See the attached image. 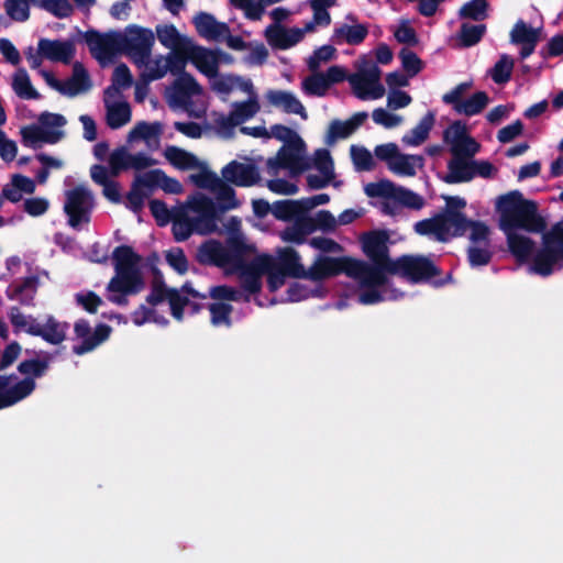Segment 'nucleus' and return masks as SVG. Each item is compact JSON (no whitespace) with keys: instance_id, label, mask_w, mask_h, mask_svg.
Wrapping results in <instances>:
<instances>
[{"instance_id":"f257e3e1","label":"nucleus","mask_w":563,"mask_h":563,"mask_svg":"<svg viewBox=\"0 0 563 563\" xmlns=\"http://www.w3.org/2000/svg\"><path fill=\"white\" fill-rule=\"evenodd\" d=\"M444 208L433 217L415 223V232L423 236H433L435 241L448 243L452 239L465 236L470 231L471 243H486L490 228L481 220L468 219L463 212L466 200L459 196H444Z\"/></svg>"},{"instance_id":"f03ea898","label":"nucleus","mask_w":563,"mask_h":563,"mask_svg":"<svg viewBox=\"0 0 563 563\" xmlns=\"http://www.w3.org/2000/svg\"><path fill=\"white\" fill-rule=\"evenodd\" d=\"M496 209L499 212V228L503 231L523 230L528 233H541L547 229L545 219L538 212V203L525 199L519 190L500 196Z\"/></svg>"},{"instance_id":"7ed1b4c3","label":"nucleus","mask_w":563,"mask_h":563,"mask_svg":"<svg viewBox=\"0 0 563 563\" xmlns=\"http://www.w3.org/2000/svg\"><path fill=\"white\" fill-rule=\"evenodd\" d=\"M389 235L384 230L369 231L362 235L361 244L363 253L371 260L372 264L355 258L361 279L365 285H386L387 274L395 260L389 257L387 246Z\"/></svg>"},{"instance_id":"20e7f679","label":"nucleus","mask_w":563,"mask_h":563,"mask_svg":"<svg viewBox=\"0 0 563 563\" xmlns=\"http://www.w3.org/2000/svg\"><path fill=\"white\" fill-rule=\"evenodd\" d=\"M356 68V73L347 75L343 67L333 65L323 76L329 87L347 80L354 96L361 100L382 98L385 95V88L380 82L382 70L374 60L364 55L358 59Z\"/></svg>"},{"instance_id":"39448f33","label":"nucleus","mask_w":563,"mask_h":563,"mask_svg":"<svg viewBox=\"0 0 563 563\" xmlns=\"http://www.w3.org/2000/svg\"><path fill=\"white\" fill-rule=\"evenodd\" d=\"M541 233V247L533 257L531 272L547 277L563 268V218Z\"/></svg>"},{"instance_id":"423d86ee","label":"nucleus","mask_w":563,"mask_h":563,"mask_svg":"<svg viewBox=\"0 0 563 563\" xmlns=\"http://www.w3.org/2000/svg\"><path fill=\"white\" fill-rule=\"evenodd\" d=\"M122 54L126 55L137 67H143L152 55L155 43L154 32L136 24L125 27L121 33Z\"/></svg>"},{"instance_id":"0eeeda50","label":"nucleus","mask_w":563,"mask_h":563,"mask_svg":"<svg viewBox=\"0 0 563 563\" xmlns=\"http://www.w3.org/2000/svg\"><path fill=\"white\" fill-rule=\"evenodd\" d=\"M390 268V275H399L412 284L428 283L441 274V269L423 255H401Z\"/></svg>"},{"instance_id":"6e6552de","label":"nucleus","mask_w":563,"mask_h":563,"mask_svg":"<svg viewBox=\"0 0 563 563\" xmlns=\"http://www.w3.org/2000/svg\"><path fill=\"white\" fill-rule=\"evenodd\" d=\"M64 212L68 218V224L78 229L81 224H88L95 208V198L87 187L78 185L65 194Z\"/></svg>"},{"instance_id":"1a4fd4ad","label":"nucleus","mask_w":563,"mask_h":563,"mask_svg":"<svg viewBox=\"0 0 563 563\" xmlns=\"http://www.w3.org/2000/svg\"><path fill=\"white\" fill-rule=\"evenodd\" d=\"M355 258L350 256L330 257L319 255L309 267L307 279L321 282L323 279L345 274L351 278H361Z\"/></svg>"},{"instance_id":"9d476101","label":"nucleus","mask_w":563,"mask_h":563,"mask_svg":"<svg viewBox=\"0 0 563 563\" xmlns=\"http://www.w3.org/2000/svg\"><path fill=\"white\" fill-rule=\"evenodd\" d=\"M305 147L302 139L290 140L279 148L275 158L267 161V166L272 169L287 168L292 175L300 174L310 167L302 157Z\"/></svg>"},{"instance_id":"9b49d317","label":"nucleus","mask_w":563,"mask_h":563,"mask_svg":"<svg viewBox=\"0 0 563 563\" xmlns=\"http://www.w3.org/2000/svg\"><path fill=\"white\" fill-rule=\"evenodd\" d=\"M85 41L91 55L102 63L111 59L117 54H122L121 32L109 31L100 33L96 30H89L85 33Z\"/></svg>"},{"instance_id":"f8f14e48","label":"nucleus","mask_w":563,"mask_h":563,"mask_svg":"<svg viewBox=\"0 0 563 563\" xmlns=\"http://www.w3.org/2000/svg\"><path fill=\"white\" fill-rule=\"evenodd\" d=\"M112 329L106 323H99L95 331L91 332V327L86 319H79L74 324V332L77 339H81V343L73 346V352L76 355H84L95 350L102 342L107 341L110 336Z\"/></svg>"},{"instance_id":"ddd939ff","label":"nucleus","mask_w":563,"mask_h":563,"mask_svg":"<svg viewBox=\"0 0 563 563\" xmlns=\"http://www.w3.org/2000/svg\"><path fill=\"white\" fill-rule=\"evenodd\" d=\"M191 209L198 213V217L192 218L197 233L209 234L217 231L220 210L212 199L200 197L192 202Z\"/></svg>"},{"instance_id":"4468645a","label":"nucleus","mask_w":563,"mask_h":563,"mask_svg":"<svg viewBox=\"0 0 563 563\" xmlns=\"http://www.w3.org/2000/svg\"><path fill=\"white\" fill-rule=\"evenodd\" d=\"M222 177L227 183L239 187H251L260 183L261 175L255 164H244L238 161H231L221 170Z\"/></svg>"},{"instance_id":"2eb2a0df","label":"nucleus","mask_w":563,"mask_h":563,"mask_svg":"<svg viewBox=\"0 0 563 563\" xmlns=\"http://www.w3.org/2000/svg\"><path fill=\"white\" fill-rule=\"evenodd\" d=\"M68 330V322L58 321L54 316H47L44 324L33 322L27 327L26 333L40 336L49 344L58 345L66 340Z\"/></svg>"},{"instance_id":"dca6fc26","label":"nucleus","mask_w":563,"mask_h":563,"mask_svg":"<svg viewBox=\"0 0 563 563\" xmlns=\"http://www.w3.org/2000/svg\"><path fill=\"white\" fill-rule=\"evenodd\" d=\"M40 54L53 63L69 64L75 56L76 47L70 40H38Z\"/></svg>"},{"instance_id":"f3484780","label":"nucleus","mask_w":563,"mask_h":563,"mask_svg":"<svg viewBox=\"0 0 563 563\" xmlns=\"http://www.w3.org/2000/svg\"><path fill=\"white\" fill-rule=\"evenodd\" d=\"M507 240L509 253L515 257L518 264H526L531 262L538 250H536V242L517 231H504Z\"/></svg>"},{"instance_id":"a211bd4d","label":"nucleus","mask_w":563,"mask_h":563,"mask_svg":"<svg viewBox=\"0 0 563 563\" xmlns=\"http://www.w3.org/2000/svg\"><path fill=\"white\" fill-rule=\"evenodd\" d=\"M51 356L48 354L43 358H30L20 362L18 365V372L23 375V379L20 382H25V398L30 396L36 388V378L43 377L48 368L51 363Z\"/></svg>"},{"instance_id":"6ab92c4d","label":"nucleus","mask_w":563,"mask_h":563,"mask_svg":"<svg viewBox=\"0 0 563 563\" xmlns=\"http://www.w3.org/2000/svg\"><path fill=\"white\" fill-rule=\"evenodd\" d=\"M20 134L23 145L34 150L40 147V143L56 144L65 136L62 130H46L36 124L23 126Z\"/></svg>"},{"instance_id":"aec40b11","label":"nucleus","mask_w":563,"mask_h":563,"mask_svg":"<svg viewBox=\"0 0 563 563\" xmlns=\"http://www.w3.org/2000/svg\"><path fill=\"white\" fill-rule=\"evenodd\" d=\"M145 288L141 272H115L107 286L109 292L137 295Z\"/></svg>"},{"instance_id":"412c9836","label":"nucleus","mask_w":563,"mask_h":563,"mask_svg":"<svg viewBox=\"0 0 563 563\" xmlns=\"http://www.w3.org/2000/svg\"><path fill=\"white\" fill-rule=\"evenodd\" d=\"M40 279L32 275L10 284L5 295L11 300H16L23 306H34V298L37 292Z\"/></svg>"},{"instance_id":"4be33fe9","label":"nucleus","mask_w":563,"mask_h":563,"mask_svg":"<svg viewBox=\"0 0 563 563\" xmlns=\"http://www.w3.org/2000/svg\"><path fill=\"white\" fill-rule=\"evenodd\" d=\"M189 60L207 77L214 78L218 76L219 58L217 52L195 45L191 42Z\"/></svg>"},{"instance_id":"5701e85b","label":"nucleus","mask_w":563,"mask_h":563,"mask_svg":"<svg viewBox=\"0 0 563 563\" xmlns=\"http://www.w3.org/2000/svg\"><path fill=\"white\" fill-rule=\"evenodd\" d=\"M194 24L198 34L207 40L218 41L230 32L224 22H218L216 18L207 12H199L194 18Z\"/></svg>"},{"instance_id":"b1692460","label":"nucleus","mask_w":563,"mask_h":563,"mask_svg":"<svg viewBox=\"0 0 563 563\" xmlns=\"http://www.w3.org/2000/svg\"><path fill=\"white\" fill-rule=\"evenodd\" d=\"M196 260L201 265L224 267L228 265L225 247L217 240H208L200 244Z\"/></svg>"},{"instance_id":"393cba45","label":"nucleus","mask_w":563,"mask_h":563,"mask_svg":"<svg viewBox=\"0 0 563 563\" xmlns=\"http://www.w3.org/2000/svg\"><path fill=\"white\" fill-rule=\"evenodd\" d=\"M265 97L272 106L283 109L284 112L299 114L302 119H307L303 104L292 92L271 89Z\"/></svg>"},{"instance_id":"a878e982","label":"nucleus","mask_w":563,"mask_h":563,"mask_svg":"<svg viewBox=\"0 0 563 563\" xmlns=\"http://www.w3.org/2000/svg\"><path fill=\"white\" fill-rule=\"evenodd\" d=\"M474 179L473 159L453 156L448 163V173L442 177L446 184L468 183Z\"/></svg>"},{"instance_id":"bb28decb","label":"nucleus","mask_w":563,"mask_h":563,"mask_svg":"<svg viewBox=\"0 0 563 563\" xmlns=\"http://www.w3.org/2000/svg\"><path fill=\"white\" fill-rule=\"evenodd\" d=\"M274 266L287 274L291 278L307 279L308 269H305L300 263V256L292 247H285L279 252L278 261H274Z\"/></svg>"},{"instance_id":"cd10ccee","label":"nucleus","mask_w":563,"mask_h":563,"mask_svg":"<svg viewBox=\"0 0 563 563\" xmlns=\"http://www.w3.org/2000/svg\"><path fill=\"white\" fill-rule=\"evenodd\" d=\"M12 379H16L14 374L0 375V409L11 407L25 398V382H18L9 386Z\"/></svg>"},{"instance_id":"c85d7f7f","label":"nucleus","mask_w":563,"mask_h":563,"mask_svg":"<svg viewBox=\"0 0 563 563\" xmlns=\"http://www.w3.org/2000/svg\"><path fill=\"white\" fill-rule=\"evenodd\" d=\"M265 268L262 265L261 256L249 265L238 268L241 274L242 288L252 295L258 294L262 289L261 276L265 273Z\"/></svg>"},{"instance_id":"c756f323","label":"nucleus","mask_w":563,"mask_h":563,"mask_svg":"<svg viewBox=\"0 0 563 563\" xmlns=\"http://www.w3.org/2000/svg\"><path fill=\"white\" fill-rule=\"evenodd\" d=\"M115 272H141L139 268L142 256L134 252L130 245H119L112 252Z\"/></svg>"},{"instance_id":"7c9ffc66","label":"nucleus","mask_w":563,"mask_h":563,"mask_svg":"<svg viewBox=\"0 0 563 563\" xmlns=\"http://www.w3.org/2000/svg\"><path fill=\"white\" fill-rule=\"evenodd\" d=\"M174 88V101L177 104H185L192 95L201 92V86L189 73L178 75L177 79L173 84Z\"/></svg>"},{"instance_id":"2f4dec72","label":"nucleus","mask_w":563,"mask_h":563,"mask_svg":"<svg viewBox=\"0 0 563 563\" xmlns=\"http://www.w3.org/2000/svg\"><path fill=\"white\" fill-rule=\"evenodd\" d=\"M164 156L174 167L180 170L200 168L202 166L195 154L175 145H168L164 151Z\"/></svg>"},{"instance_id":"473e14b6","label":"nucleus","mask_w":563,"mask_h":563,"mask_svg":"<svg viewBox=\"0 0 563 563\" xmlns=\"http://www.w3.org/2000/svg\"><path fill=\"white\" fill-rule=\"evenodd\" d=\"M145 183L148 189L159 187L166 194L179 195L183 192V185L176 178L169 177L163 169H151L145 173Z\"/></svg>"},{"instance_id":"72a5a7b5","label":"nucleus","mask_w":563,"mask_h":563,"mask_svg":"<svg viewBox=\"0 0 563 563\" xmlns=\"http://www.w3.org/2000/svg\"><path fill=\"white\" fill-rule=\"evenodd\" d=\"M108 97L104 98L106 108H107V114H106V121L107 125L112 129L117 130L125 125L131 121V107L129 102L126 101H120V102H113L108 103L107 100Z\"/></svg>"},{"instance_id":"f704fd0d","label":"nucleus","mask_w":563,"mask_h":563,"mask_svg":"<svg viewBox=\"0 0 563 563\" xmlns=\"http://www.w3.org/2000/svg\"><path fill=\"white\" fill-rule=\"evenodd\" d=\"M172 223V232L177 242L188 240L196 232L194 219L183 208L173 210Z\"/></svg>"},{"instance_id":"c9c22d12","label":"nucleus","mask_w":563,"mask_h":563,"mask_svg":"<svg viewBox=\"0 0 563 563\" xmlns=\"http://www.w3.org/2000/svg\"><path fill=\"white\" fill-rule=\"evenodd\" d=\"M153 189H148L145 183V173L136 176L131 185V189L126 195V207L134 213H139L143 207L145 199L151 195Z\"/></svg>"},{"instance_id":"e433bc0d","label":"nucleus","mask_w":563,"mask_h":563,"mask_svg":"<svg viewBox=\"0 0 563 563\" xmlns=\"http://www.w3.org/2000/svg\"><path fill=\"white\" fill-rule=\"evenodd\" d=\"M227 258L228 265H233L236 268L249 265L244 262V256L252 251V246L246 244L241 235H231L227 240Z\"/></svg>"},{"instance_id":"4c0bfd02","label":"nucleus","mask_w":563,"mask_h":563,"mask_svg":"<svg viewBox=\"0 0 563 563\" xmlns=\"http://www.w3.org/2000/svg\"><path fill=\"white\" fill-rule=\"evenodd\" d=\"M155 32L159 43L166 48L175 49L192 42L190 38L180 35L174 24H158Z\"/></svg>"},{"instance_id":"58836bf2","label":"nucleus","mask_w":563,"mask_h":563,"mask_svg":"<svg viewBox=\"0 0 563 563\" xmlns=\"http://www.w3.org/2000/svg\"><path fill=\"white\" fill-rule=\"evenodd\" d=\"M434 113L429 111L421 118L418 124L409 131V133L404 135L402 142L411 146H418L422 144L428 139L429 133L434 125Z\"/></svg>"},{"instance_id":"ea45409f","label":"nucleus","mask_w":563,"mask_h":563,"mask_svg":"<svg viewBox=\"0 0 563 563\" xmlns=\"http://www.w3.org/2000/svg\"><path fill=\"white\" fill-rule=\"evenodd\" d=\"M367 34L368 29L365 24H342L334 29L333 38L336 43L344 41L350 45H360L364 42Z\"/></svg>"},{"instance_id":"a19ab883","label":"nucleus","mask_w":563,"mask_h":563,"mask_svg":"<svg viewBox=\"0 0 563 563\" xmlns=\"http://www.w3.org/2000/svg\"><path fill=\"white\" fill-rule=\"evenodd\" d=\"M152 272L153 279L151 283V291L146 296V302L155 307L168 299L172 288L166 285L164 276L157 267H153Z\"/></svg>"},{"instance_id":"79ce46f5","label":"nucleus","mask_w":563,"mask_h":563,"mask_svg":"<svg viewBox=\"0 0 563 563\" xmlns=\"http://www.w3.org/2000/svg\"><path fill=\"white\" fill-rule=\"evenodd\" d=\"M190 56V44L172 49L165 58V70L170 71L173 75H180L186 73L185 67Z\"/></svg>"},{"instance_id":"37998d69","label":"nucleus","mask_w":563,"mask_h":563,"mask_svg":"<svg viewBox=\"0 0 563 563\" xmlns=\"http://www.w3.org/2000/svg\"><path fill=\"white\" fill-rule=\"evenodd\" d=\"M489 97L485 91H477L473 93L470 98L464 99L456 107L455 112L459 114H464L466 117H473L479 114L488 104Z\"/></svg>"},{"instance_id":"c03bdc74","label":"nucleus","mask_w":563,"mask_h":563,"mask_svg":"<svg viewBox=\"0 0 563 563\" xmlns=\"http://www.w3.org/2000/svg\"><path fill=\"white\" fill-rule=\"evenodd\" d=\"M272 214L282 221L295 220L297 216L305 214L300 200H278L272 205Z\"/></svg>"},{"instance_id":"a18cd8bd","label":"nucleus","mask_w":563,"mask_h":563,"mask_svg":"<svg viewBox=\"0 0 563 563\" xmlns=\"http://www.w3.org/2000/svg\"><path fill=\"white\" fill-rule=\"evenodd\" d=\"M12 88L16 96L22 99L32 100L40 98V93L32 86L27 71L19 68L13 76Z\"/></svg>"},{"instance_id":"49530a36","label":"nucleus","mask_w":563,"mask_h":563,"mask_svg":"<svg viewBox=\"0 0 563 563\" xmlns=\"http://www.w3.org/2000/svg\"><path fill=\"white\" fill-rule=\"evenodd\" d=\"M163 133V124L158 121L148 123L145 121L137 122L135 126L129 132V140H143L150 142L155 139L158 143L159 136Z\"/></svg>"},{"instance_id":"de8ad7c7","label":"nucleus","mask_w":563,"mask_h":563,"mask_svg":"<svg viewBox=\"0 0 563 563\" xmlns=\"http://www.w3.org/2000/svg\"><path fill=\"white\" fill-rule=\"evenodd\" d=\"M416 164L422 166L423 157L420 155H406L398 153L395 161L389 164V169L398 175L412 177L416 175Z\"/></svg>"},{"instance_id":"09e8293b","label":"nucleus","mask_w":563,"mask_h":563,"mask_svg":"<svg viewBox=\"0 0 563 563\" xmlns=\"http://www.w3.org/2000/svg\"><path fill=\"white\" fill-rule=\"evenodd\" d=\"M490 246V234L488 235L487 244L472 243L467 249V260L472 267H479L488 265L493 258V252L489 250Z\"/></svg>"},{"instance_id":"8fccbe9b","label":"nucleus","mask_w":563,"mask_h":563,"mask_svg":"<svg viewBox=\"0 0 563 563\" xmlns=\"http://www.w3.org/2000/svg\"><path fill=\"white\" fill-rule=\"evenodd\" d=\"M31 4L38 5V0H5L3 7L11 20L25 22L30 19Z\"/></svg>"},{"instance_id":"3c124183","label":"nucleus","mask_w":563,"mask_h":563,"mask_svg":"<svg viewBox=\"0 0 563 563\" xmlns=\"http://www.w3.org/2000/svg\"><path fill=\"white\" fill-rule=\"evenodd\" d=\"M262 265L267 274V287L271 292L277 291L285 285L286 278L289 277L287 274L274 266V260L268 255H263Z\"/></svg>"},{"instance_id":"603ef678","label":"nucleus","mask_w":563,"mask_h":563,"mask_svg":"<svg viewBox=\"0 0 563 563\" xmlns=\"http://www.w3.org/2000/svg\"><path fill=\"white\" fill-rule=\"evenodd\" d=\"M133 78L125 64L118 65L112 75V85L104 90V97H114L120 88H128L132 85Z\"/></svg>"},{"instance_id":"864d4df0","label":"nucleus","mask_w":563,"mask_h":563,"mask_svg":"<svg viewBox=\"0 0 563 563\" xmlns=\"http://www.w3.org/2000/svg\"><path fill=\"white\" fill-rule=\"evenodd\" d=\"M514 66V59L509 55L503 54L494 67L489 70V75L494 82L497 85H504L508 82L511 78Z\"/></svg>"},{"instance_id":"5fc2aeb1","label":"nucleus","mask_w":563,"mask_h":563,"mask_svg":"<svg viewBox=\"0 0 563 563\" xmlns=\"http://www.w3.org/2000/svg\"><path fill=\"white\" fill-rule=\"evenodd\" d=\"M208 309L210 312V322L213 327L224 325L230 328L232 325V305L228 302H212L208 306Z\"/></svg>"},{"instance_id":"6e6d98bb","label":"nucleus","mask_w":563,"mask_h":563,"mask_svg":"<svg viewBox=\"0 0 563 563\" xmlns=\"http://www.w3.org/2000/svg\"><path fill=\"white\" fill-rule=\"evenodd\" d=\"M260 110L261 106L257 96H251L245 101L234 102L231 111L236 121L242 124L252 119Z\"/></svg>"},{"instance_id":"4d7b16f0","label":"nucleus","mask_w":563,"mask_h":563,"mask_svg":"<svg viewBox=\"0 0 563 563\" xmlns=\"http://www.w3.org/2000/svg\"><path fill=\"white\" fill-rule=\"evenodd\" d=\"M539 30L527 25L523 20H518L510 32V42L519 45L527 42H539Z\"/></svg>"},{"instance_id":"13d9d810","label":"nucleus","mask_w":563,"mask_h":563,"mask_svg":"<svg viewBox=\"0 0 563 563\" xmlns=\"http://www.w3.org/2000/svg\"><path fill=\"white\" fill-rule=\"evenodd\" d=\"M487 9L488 2L486 0H471L461 7L459 15L461 19L483 21L487 18Z\"/></svg>"},{"instance_id":"bf43d9fd","label":"nucleus","mask_w":563,"mask_h":563,"mask_svg":"<svg viewBox=\"0 0 563 563\" xmlns=\"http://www.w3.org/2000/svg\"><path fill=\"white\" fill-rule=\"evenodd\" d=\"M486 32L485 24L462 23L460 27V40L464 47H472L483 38Z\"/></svg>"},{"instance_id":"052dcab7","label":"nucleus","mask_w":563,"mask_h":563,"mask_svg":"<svg viewBox=\"0 0 563 563\" xmlns=\"http://www.w3.org/2000/svg\"><path fill=\"white\" fill-rule=\"evenodd\" d=\"M143 66L146 67V70L141 74L140 80L143 82L144 87L151 81L163 78L167 74V70H165V58L163 56H158L155 59H151L150 57L148 62Z\"/></svg>"},{"instance_id":"680f3d73","label":"nucleus","mask_w":563,"mask_h":563,"mask_svg":"<svg viewBox=\"0 0 563 563\" xmlns=\"http://www.w3.org/2000/svg\"><path fill=\"white\" fill-rule=\"evenodd\" d=\"M354 167L358 172H369L375 168L372 153L364 146L352 145L350 148Z\"/></svg>"},{"instance_id":"e2e57ef3","label":"nucleus","mask_w":563,"mask_h":563,"mask_svg":"<svg viewBox=\"0 0 563 563\" xmlns=\"http://www.w3.org/2000/svg\"><path fill=\"white\" fill-rule=\"evenodd\" d=\"M397 191V187L395 184L388 179H382L376 183H368L364 187V192L369 198H393L395 199V195Z\"/></svg>"},{"instance_id":"0e129e2a","label":"nucleus","mask_w":563,"mask_h":563,"mask_svg":"<svg viewBox=\"0 0 563 563\" xmlns=\"http://www.w3.org/2000/svg\"><path fill=\"white\" fill-rule=\"evenodd\" d=\"M265 37L273 48L288 49V29L280 24H271L265 30Z\"/></svg>"},{"instance_id":"69168bd1","label":"nucleus","mask_w":563,"mask_h":563,"mask_svg":"<svg viewBox=\"0 0 563 563\" xmlns=\"http://www.w3.org/2000/svg\"><path fill=\"white\" fill-rule=\"evenodd\" d=\"M37 7L58 19L69 18L74 12V7L68 0H38Z\"/></svg>"},{"instance_id":"338daca9","label":"nucleus","mask_w":563,"mask_h":563,"mask_svg":"<svg viewBox=\"0 0 563 563\" xmlns=\"http://www.w3.org/2000/svg\"><path fill=\"white\" fill-rule=\"evenodd\" d=\"M213 190L217 191L218 200L222 203L219 208L221 212L239 206L235 190L225 180L220 179V183L217 184Z\"/></svg>"},{"instance_id":"774afa93","label":"nucleus","mask_w":563,"mask_h":563,"mask_svg":"<svg viewBox=\"0 0 563 563\" xmlns=\"http://www.w3.org/2000/svg\"><path fill=\"white\" fill-rule=\"evenodd\" d=\"M68 84H73L76 88L71 91L73 95H78L82 91H87L91 87V81L87 69L79 62H76L73 66V75L68 79Z\"/></svg>"}]
</instances>
